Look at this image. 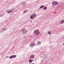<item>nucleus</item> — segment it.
<instances>
[{
  "mask_svg": "<svg viewBox=\"0 0 64 64\" xmlns=\"http://www.w3.org/2000/svg\"><path fill=\"white\" fill-rule=\"evenodd\" d=\"M44 7V6H41L40 7V8H43Z\"/></svg>",
  "mask_w": 64,
  "mask_h": 64,
  "instance_id": "ddd939ff",
  "label": "nucleus"
},
{
  "mask_svg": "<svg viewBox=\"0 0 64 64\" xmlns=\"http://www.w3.org/2000/svg\"><path fill=\"white\" fill-rule=\"evenodd\" d=\"M22 31H24V32L25 33H26L27 32V31L25 30V29H24L22 30Z\"/></svg>",
  "mask_w": 64,
  "mask_h": 64,
  "instance_id": "0eeeda50",
  "label": "nucleus"
},
{
  "mask_svg": "<svg viewBox=\"0 0 64 64\" xmlns=\"http://www.w3.org/2000/svg\"><path fill=\"white\" fill-rule=\"evenodd\" d=\"M48 34H50V35H51V32H50V31H48Z\"/></svg>",
  "mask_w": 64,
  "mask_h": 64,
  "instance_id": "9d476101",
  "label": "nucleus"
},
{
  "mask_svg": "<svg viewBox=\"0 0 64 64\" xmlns=\"http://www.w3.org/2000/svg\"><path fill=\"white\" fill-rule=\"evenodd\" d=\"M35 44L34 42H32L31 44L29 45V46L30 47H33L35 45Z\"/></svg>",
  "mask_w": 64,
  "mask_h": 64,
  "instance_id": "7ed1b4c3",
  "label": "nucleus"
},
{
  "mask_svg": "<svg viewBox=\"0 0 64 64\" xmlns=\"http://www.w3.org/2000/svg\"><path fill=\"white\" fill-rule=\"evenodd\" d=\"M13 11V10H11V11H8L7 12L8 13H11Z\"/></svg>",
  "mask_w": 64,
  "mask_h": 64,
  "instance_id": "6e6552de",
  "label": "nucleus"
},
{
  "mask_svg": "<svg viewBox=\"0 0 64 64\" xmlns=\"http://www.w3.org/2000/svg\"><path fill=\"white\" fill-rule=\"evenodd\" d=\"M43 9L44 10H46V9H47V7H44Z\"/></svg>",
  "mask_w": 64,
  "mask_h": 64,
  "instance_id": "f8f14e48",
  "label": "nucleus"
},
{
  "mask_svg": "<svg viewBox=\"0 0 64 64\" xmlns=\"http://www.w3.org/2000/svg\"><path fill=\"white\" fill-rule=\"evenodd\" d=\"M36 15L35 14H32L30 16V18L31 19H34V18H35V17H36Z\"/></svg>",
  "mask_w": 64,
  "mask_h": 64,
  "instance_id": "f257e3e1",
  "label": "nucleus"
},
{
  "mask_svg": "<svg viewBox=\"0 0 64 64\" xmlns=\"http://www.w3.org/2000/svg\"><path fill=\"white\" fill-rule=\"evenodd\" d=\"M16 57V56L15 55L11 56L10 57V59H12V58H15Z\"/></svg>",
  "mask_w": 64,
  "mask_h": 64,
  "instance_id": "39448f33",
  "label": "nucleus"
},
{
  "mask_svg": "<svg viewBox=\"0 0 64 64\" xmlns=\"http://www.w3.org/2000/svg\"><path fill=\"white\" fill-rule=\"evenodd\" d=\"M27 12V10H25L24 11V13H26Z\"/></svg>",
  "mask_w": 64,
  "mask_h": 64,
  "instance_id": "9b49d317",
  "label": "nucleus"
},
{
  "mask_svg": "<svg viewBox=\"0 0 64 64\" xmlns=\"http://www.w3.org/2000/svg\"><path fill=\"white\" fill-rule=\"evenodd\" d=\"M64 20H62L61 21V23H64Z\"/></svg>",
  "mask_w": 64,
  "mask_h": 64,
  "instance_id": "4468645a",
  "label": "nucleus"
},
{
  "mask_svg": "<svg viewBox=\"0 0 64 64\" xmlns=\"http://www.w3.org/2000/svg\"><path fill=\"white\" fill-rule=\"evenodd\" d=\"M41 43V42H39V41H38V44H40Z\"/></svg>",
  "mask_w": 64,
  "mask_h": 64,
  "instance_id": "2eb2a0df",
  "label": "nucleus"
},
{
  "mask_svg": "<svg viewBox=\"0 0 64 64\" xmlns=\"http://www.w3.org/2000/svg\"><path fill=\"white\" fill-rule=\"evenodd\" d=\"M32 60H29V62H30V63H32Z\"/></svg>",
  "mask_w": 64,
  "mask_h": 64,
  "instance_id": "1a4fd4ad",
  "label": "nucleus"
},
{
  "mask_svg": "<svg viewBox=\"0 0 64 64\" xmlns=\"http://www.w3.org/2000/svg\"><path fill=\"white\" fill-rule=\"evenodd\" d=\"M6 30V28H4L2 30V31H4V30Z\"/></svg>",
  "mask_w": 64,
  "mask_h": 64,
  "instance_id": "dca6fc26",
  "label": "nucleus"
},
{
  "mask_svg": "<svg viewBox=\"0 0 64 64\" xmlns=\"http://www.w3.org/2000/svg\"><path fill=\"white\" fill-rule=\"evenodd\" d=\"M58 3V2H57V1L54 2L52 3V4L53 6L56 5Z\"/></svg>",
  "mask_w": 64,
  "mask_h": 64,
  "instance_id": "f03ea898",
  "label": "nucleus"
},
{
  "mask_svg": "<svg viewBox=\"0 0 64 64\" xmlns=\"http://www.w3.org/2000/svg\"><path fill=\"white\" fill-rule=\"evenodd\" d=\"M8 57H9V56H8Z\"/></svg>",
  "mask_w": 64,
  "mask_h": 64,
  "instance_id": "f3484780",
  "label": "nucleus"
},
{
  "mask_svg": "<svg viewBox=\"0 0 64 64\" xmlns=\"http://www.w3.org/2000/svg\"><path fill=\"white\" fill-rule=\"evenodd\" d=\"M34 32V33H35L36 35H39V34H40V32L37 30L35 31Z\"/></svg>",
  "mask_w": 64,
  "mask_h": 64,
  "instance_id": "20e7f679",
  "label": "nucleus"
},
{
  "mask_svg": "<svg viewBox=\"0 0 64 64\" xmlns=\"http://www.w3.org/2000/svg\"><path fill=\"white\" fill-rule=\"evenodd\" d=\"M30 57L31 58H34V55H31L30 56Z\"/></svg>",
  "mask_w": 64,
  "mask_h": 64,
  "instance_id": "423d86ee",
  "label": "nucleus"
}]
</instances>
